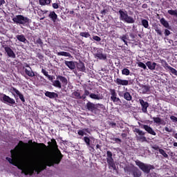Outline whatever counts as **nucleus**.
I'll return each mask as SVG.
<instances>
[{
  "label": "nucleus",
  "instance_id": "f257e3e1",
  "mask_svg": "<svg viewBox=\"0 0 177 177\" xmlns=\"http://www.w3.org/2000/svg\"><path fill=\"white\" fill-rule=\"evenodd\" d=\"M48 145H50L51 149L54 151H57V154L54 156H47L44 161L43 164H41L39 166L35 167H32L29 169H25L22 171L23 174L26 176L30 175L32 176L35 172L39 175L40 172H42L44 170H46L47 167H53L55 165H59L61 163L62 158H64V155L62 154L61 151L58 149L57 142L55 139H51V142H48Z\"/></svg>",
  "mask_w": 177,
  "mask_h": 177
},
{
  "label": "nucleus",
  "instance_id": "f03ea898",
  "mask_svg": "<svg viewBox=\"0 0 177 177\" xmlns=\"http://www.w3.org/2000/svg\"><path fill=\"white\" fill-rule=\"evenodd\" d=\"M28 145H35V147H38L41 149L36 153L34 156H32V160L35 161H37L39 160L41 156L44 153V151L47 150V146L44 143H38L33 142L32 140H29L28 143L23 142L22 140H20L19 144L15 147L14 149L10 150L11 158L6 157V160L12 165L17 167V164L22 159V147H27Z\"/></svg>",
  "mask_w": 177,
  "mask_h": 177
},
{
  "label": "nucleus",
  "instance_id": "7ed1b4c3",
  "mask_svg": "<svg viewBox=\"0 0 177 177\" xmlns=\"http://www.w3.org/2000/svg\"><path fill=\"white\" fill-rule=\"evenodd\" d=\"M12 21L15 24L17 25H22L24 26H27L31 23V19H30V18H28V17H24L22 15H18L15 16L12 18Z\"/></svg>",
  "mask_w": 177,
  "mask_h": 177
},
{
  "label": "nucleus",
  "instance_id": "20e7f679",
  "mask_svg": "<svg viewBox=\"0 0 177 177\" xmlns=\"http://www.w3.org/2000/svg\"><path fill=\"white\" fill-rule=\"evenodd\" d=\"M136 165H137V167H138V168L146 174H149L151 170L155 169L153 165L144 163L138 160H136Z\"/></svg>",
  "mask_w": 177,
  "mask_h": 177
},
{
  "label": "nucleus",
  "instance_id": "39448f33",
  "mask_svg": "<svg viewBox=\"0 0 177 177\" xmlns=\"http://www.w3.org/2000/svg\"><path fill=\"white\" fill-rule=\"evenodd\" d=\"M57 80L53 81V85L54 87H57L58 88H62V86L63 87H66L68 84V80L64 76L58 75L57 76Z\"/></svg>",
  "mask_w": 177,
  "mask_h": 177
},
{
  "label": "nucleus",
  "instance_id": "423d86ee",
  "mask_svg": "<svg viewBox=\"0 0 177 177\" xmlns=\"http://www.w3.org/2000/svg\"><path fill=\"white\" fill-rule=\"evenodd\" d=\"M118 14H120V21H123L127 24H133L135 23V19L131 16H129L128 12L123 11L122 10H120L118 11Z\"/></svg>",
  "mask_w": 177,
  "mask_h": 177
},
{
  "label": "nucleus",
  "instance_id": "0eeeda50",
  "mask_svg": "<svg viewBox=\"0 0 177 177\" xmlns=\"http://www.w3.org/2000/svg\"><path fill=\"white\" fill-rule=\"evenodd\" d=\"M106 163H108V165L109 167H112L114 170L116 169V165L114 162V159L113 158V153L110 151H106Z\"/></svg>",
  "mask_w": 177,
  "mask_h": 177
},
{
  "label": "nucleus",
  "instance_id": "6e6552de",
  "mask_svg": "<svg viewBox=\"0 0 177 177\" xmlns=\"http://www.w3.org/2000/svg\"><path fill=\"white\" fill-rule=\"evenodd\" d=\"M94 58L105 61L107 59V55L104 53V50L101 48H96L95 54H93Z\"/></svg>",
  "mask_w": 177,
  "mask_h": 177
},
{
  "label": "nucleus",
  "instance_id": "1a4fd4ad",
  "mask_svg": "<svg viewBox=\"0 0 177 177\" xmlns=\"http://www.w3.org/2000/svg\"><path fill=\"white\" fill-rule=\"evenodd\" d=\"M134 132L138 134V136H136V139L137 141L140 142H147V138H145V133L143 131L139 129L138 128H136Z\"/></svg>",
  "mask_w": 177,
  "mask_h": 177
},
{
  "label": "nucleus",
  "instance_id": "9d476101",
  "mask_svg": "<svg viewBox=\"0 0 177 177\" xmlns=\"http://www.w3.org/2000/svg\"><path fill=\"white\" fill-rule=\"evenodd\" d=\"M1 47L4 48L6 53L8 57L12 59L16 58V55L15 51L12 50L6 43L2 44Z\"/></svg>",
  "mask_w": 177,
  "mask_h": 177
},
{
  "label": "nucleus",
  "instance_id": "9b49d317",
  "mask_svg": "<svg viewBox=\"0 0 177 177\" xmlns=\"http://www.w3.org/2000/svg\"><path fill=\"white\" fill-rule=\"evenodd\" d=\"M109 92H111V100L113 102L114 104H120L122 103L121 100L118 97L115 89L111 88Z\"/></svg>",
  "mask_w": 177,
  "mask_h": 177
},
{
  "label": "nucleus",
  "instance_id": "f8f14e48",
  "mask_svg": "<svg viewBox=\"0 0 177 177\" xmlns=\"http://www.w3.org/2000/svg\"><path fill=\"white\" fill-rule=\"evenodd\" d=\"M10 92L11 94H12V95L14 97H15V93H16V95L17 96H19L21 102H22L23 103H24L26 102L24 95H22L21 93H20L17 88H16L13 86H11V88H10Z\"/></svg>",
  "mask_w": 177,
  "mask_h": 177
},
{
  "label": "nucleus",
  "instance_id": "ddd939ff",
  "mask_svg": "<svg viewBox=\"0 0 177 177\" xmlns=\"http://www.w3.org/2000/svg\"><path fill=\"white\" fill-rule=\"evenodd\" d=\"M2 102H3L4 104H7L10 106L16 105L15 100L6 94H2Z\"/></svg>",
  "mask_w": 177,
  "mask_h": 177
},
{
  "label": "nucleus",
  "instance_id": "4468645a",
  "mask_svg": "<svg viewBox=\"0 0 177 177\" xmlns=\"http://www.w3.org/2000/svg\"><path fill=\"white\" fill-rule=\"evenodd\" d=\"M140 127L142 129H145V131L146 132H147L149 135L156 136V131L153 129V128H151L150 126H148L147 124H140Z\"/></svg>",
  "mask_w": 177,
  "mask_h": 177
},
{
  "label": "nucleus",
  "instance_id": "2eb2a0df",
  "mask_svg": "<svg viewBox=\"0 0 177 177\" xmlns=\"http://www.w3.org/2000/svg\"><path fill=\"white\" fill-rule=\"evenodd\" d=\"M139 103L141 104L142 112L148 114L147 108L149 107V103L145 102L144 100L140 99Z\"/></svg>",
  "mask_w": 177,
  "mask_h": 177
},
{
  "label": "nucleus",
  "instance_id": "dca6fc26",
  "mask_svg": "<svg viewBox=\"0 0 177 177\" xmlns=\"http://www.w3.org/2000/svg\"><path fill=\"white\" fill-rule=\"evenodd\" d=\"M86 109L88 111H91L93 113H97L96 104H93V102H88L86 103Z\"/></svg>",
  "mask_w": 177,
  "mask_h": 177
},
{
  "label": "nucleus",
  "instance_id": "f3484780",
  "mask_svg": "<svg viewBox=\"0 0 177 177\" xmlns=\"http://www.w3.org/2000/svg\"><path fill=\"white\" fill-rule=\"evenodd\" d=\"M131 174H132L133 177H141L142 171L139 170V169L136 167H133L131 169Z\"/></svg>",
  "mask_w": 177,
  "mask_h": 177
},
{
  "label": "nucleus",
  "instance_id": "a211bd4d",
  "mask_svg": "<svg viewBox=\"0 0 177 177\" xmlns=\"http://www.w3.org/2000/svg\"><path fill=\"white\" fill-rule=\"evenodd\" d=\"M115 84L119 86H128L129 85V80H122L120 78H115L114 80Z\"/></svg>",
  "mask_w": 177,
  "mask_h": 177
},
{
  "label": "nucleus",
  "instance_id": "6ab92c4d",
  "mask_svg": "<svg viewBox=\"0 0 177 177\" xmlns=\"http://www.w3.org/2000/svg\"><path fill=\"white\" fill-rule=\"evenodd\" d=\"M64 64H65V66H68V68L71 71H73L75 68H76V65L73 61H65L64 62Z\"/></svg>",
  "mask_w": 177,
  "mask_h": 177
},
{
  "label": "nucleus",
  "instance_id": "aec40b11",
  "mask_svg": "<svg viewBox=\"0 0 177 177\" xmlns=\"http://www.w3.org/2000/svg\"><path fill=\"white\" fill-rule=\"evenodd\" d=\"M45 96L48 97L50 99H57L58 98V94L55 92L46 91L45 93Z\"/></svg>",
  "mask_w": 177,
  "mask_h": 177
},
{
  "label": "nucleus",
  "instance_id": "412c9836",
  "mask_svg": "<svg viewBox=\"0 0 177 177\" xmlns=\"http://www.w3.org/2000/svg\"><path fill=\"white\" fill-rule=\"evenodd\" d=\"M77 68L79 71L86 73L85 64H84L82 62H79L77 63Z\"/></svg>",
  "mask_w": 177,
  "mask_h": 177
},
{
  "label": "nucleus",
  "instance_id": "4be33fe9",
  "mask_svg": "<svg viewBox=\"0 0 177 177\" xmlns=\"http://www.w3.org/2000/svg\"><path fill=\"white\" fill-rule=\"evenodd\" d=\"M146 66H147L148 68L151 71H155L157 64L156 62H146Z\"/></svg>",
  "mask_w": 177,
  "mask_h": 177
},
{
  "label": "nucleus",
  "instance_id": "5701e85b",
  "mask_svg": "<svg viewBox=\"0 0 177 177\" xmlns=\"http://www.w3.org/2000/svg\"><path fill=\"white\" fill-rule=\"evenodd\" d=\"M16 38L20 42H23L24 44H27V42H28V41L27 40V39L25 37V36L24 35H17L16 36Z\"/></svg>",
  "mask_w": 177,
  "mask_h": 177
},
{
  "label": "nucleus",
  "instance_id": "b1692460",
  "mask_svg": "<svg viewBox=\"0 0 177 177\" xmlns=\"http://www.w3.org/2000/svg\"><path fill=\"white\" fill-rule=\"evenodd\" d=\"M140 87H141L142 89L143 95L148 94V93L150 92V86H149L142 84L141 86H140Z\"/></svg>",
  "mask_w": 177,
  "mask_h": 177
},
{
  "label": "nucleus",
  "instance_id": "393cba45",
  "mask_svg": "<svg viewBox=\"0 0 177 177\" xmlns=\"http://www.w3.org/2000/svg\"><path fill=\"white\" fill-rule=\"evenodd\" d=\"M48 17L50 19H51V20L53 21V22H55L56 20H57V14L55 13V11H53V12H50V14H48Z\"/></svg>",
  "mask_w": 177,
  "mask_h": 177
},
{
  "label": "nucleus",
  "instance_id": "a878e982",
  "mask_svg": "<svg viewBox=\"0 0 177 177\" xmlns=\"http://www.w3.org/2000/svg\"><path fill=\"white\" fill-rule=\"evenodd\" d=\"M159 63L161 64V66H163V68L165 69H169V68H172L171 66H169L168 63L166 62L165 59H160V62H158Z\"/></svg>",
  "mask_w": 177,
  "mask_h": 177
},
{
  "label": "nucleus",
  "instance_id": "bb28decb",
  "mask_svg": "<svg viewBox=\"0 0 177 177\" xmlns=\"http://www.w3.org/2000/svg\"><path fill=\"white\" fill-rule=\"evenodd\" d=\"M41 73L44 74V76H46L48 78V80L53 82V76H50L46 69L41 68Z\"/></svg>",
  "mask_w": 177,
  "mask_h": 177
},
{
  "label": "nucleus",
  "instance_id": "cd10ccee",
  "mask_svg": "<svg viewBox=\"0 0 177 177\" xmlns=\"http://www.w3.org/2000/svg\"><path fill=\"white\" fill-rule=\"evenodd\" d=\"M72 97L77 100H82V95H81L80 93H78L77 91L72 93Z\"/></svg>",
  "mask_w": 177,
  "mask_h": 177
},
{
  "label": "nucleus",
  "instance_id": "c85d7f7f",
  "mask_svg": "<svg viewBox=\"0 0 177 177\" xmlns=\"http://www.w3.org/2000/svg\"><path fill=\"white\" fill-rule=\"evenodd\" d=\"M120 39L124 43V45L128 46V41L127 40H129V39L127 34L120 36Z\"/></svg>",
  "mask_w": 177,
  "mask_h": 177
},
{
  "label": "nucleus",
  "instance_id": "c756f323",
  "mask_svg": "<svg viewBox=\"0 0 177 177\" xmlns=\"http://www.w3.org/2000/svg\"><path fill=\"white\" fill-rule=\"evenodd\" d=\"M124 99L128 102H131L132 100V96L130 93L126 92L123 93Z\"/></svg>",
  "mask_w": 177,
  "mask_h": 177
},
{
  "label": "nucleus",
  "instance_id": "7c9ffc66",
  "mask_svg": "<svg viewBox=\"0 0 177 177\" xmlns=\"http://www.w3.org/2000/svg\"><path fill=\"white\" fill-rule=\"evenodd\" d=\"M142 26H144L145 28L149 30V22L147 19H142L141 20Z\"/></svg>",
  "mask_w": 177,
  "mask_h": 177
},
{
  "label": "nucleus",
  "instance_id": "2f4dec72",
  "mask_svg": "<svg viewBox=\"0 0 177 177\" xmlns=\"http://www.w3.org/2000/svg\"><path fill=\"white\" fill-rule=\"evenodd\" d=\"M160 22L165 28H169V24L165 20V18L161 19Z\"/></svg>",
  "mask_w": 177,
  "mask_h": 177
},
{
  "label": "nucleus",
  "instance_id": "473e14b6",
  "mask_svg": "<svg viewBox=\"0 0 177 177\" xmlns=\"http://www.w3.org/2000/svg\"><path fill=\"white\" fill-rule=\"evenodd\" d=\"M51 0H39V3L41 6L50 5Z\"/></svg>",
  "mask_w": 177,
  "mask_h": 177
},
{
  "label": "nucleus",
  "instance_id": "72a5a7b5",
  "mask_svg": "<svg viewBox=\"0 0 177 177\" xmlns=\"http://www.w3.org/2000/svg\"><path fill=\"white\" fill-rule=\"evenodd\" d=\"M57 56H65V57H71V55L70 53H67V52H59V53H57Z\"/></svg>",
  "mask_w": 177,
  "mask_h": 177
},
{
  "label": "nucleus",
  "instance_id": "f704fd0d",
  "mask_svg": "<svg viewBox=\"0 0 177 177\" xmlns=\"http://www.w3.org/2000/svg\"><path fill=\"white\" fill-rule=\"evenodd\" d=\"M95 107H96L97 113H100L101 110H104L105 109L104 105L101 104H95Z\"/></svg>",
  "mask_w": 177,
  "mask_h": 177
},
{
  "label": "nucleus",
  "instance_id": "c9c22d12",
  "mask_svg": "<svg viewBox=\"0 0 177 177\" xmlns=\"http://www.w3.org/2000/svg\"><path fill=\"white\" fill-rule=\"evenodd\" d=\"M89 97H91V99L97 100H100L102 99L100 95H95V93H91L89 95Z\"/></svg>",
  "mask_w": 177,
  "mask_h": 177
},
{
  "label": "nucleus",
  "instance_id": "e433bc0d",
  "mask_svg": "<svg viewBox=\"0 0 177 177\" xmlns=\"http://www.w3.org/2000/svg\"><path fill=\"white\" fill-rule=\"evenodd\" d=\"M25 73L26 75H28L30 77H34L35 75L34 71H32V70L28 71V69H25Z\"/></svg>",
  "mask_w": 177,
  "mask_h": 177
},
{
  "label": "nucleus",
  "instance_id": "4c0bfd02",
  "mask_svg": "<svg viewBox=\"0 0 177 177\" xmlns=\"http://www.w3.org/2000/svg\"><path fill=\"white\" fill-rule=\"evenodd\" d=\"M79 35H80V37H84V38H88L90 37H91V35H90L89 32H81Z\"/></svg>",
  "mask_w": 177,
  "mask_h": 177
},
{
  "label": "nucleus",
  "instance_id": "58836bf2",
  "mask_svg": "<svg viewBox=\"0 0 177 177\" xmlns=\"http://www.w3.org/2000/svg\"><path fill=\"white\" fill-rule=\"evenodd\" d=\"M167 14L171 16H175L177 18V10H167Z\"/></svg>",
  "mask_w": 177,
  "mask_h": 177
},
{
  "label": "nucleus",
  "instance_id": "ea45409f",
  "mask_svg": "<svg viewBox=\"0 0 177 177\" xmlns=\"http://www.w3.org/2000/svg\"><path fill=\"white\" fill-rule=\"evenodd\" d=\"M90 92L88 90L84 89V93L83 95H82V97L83 100H85L86 99V97L90 95Z\"/></svg>",
  "mask_w": 177,
  "mask_h": 177
},
{
  "label": "nucleus",
  "instance_id": "a19ab883",
  "mask_svg": "<svg viewBox=\"0 0 177 177\" xmlns=\"http://www.w3.org/2000/svg\"><path fill=\"white\" fill-rule=\"evenodd\" d=\"M110 139L112 141H114L115 143L118 144V145H120V143L122 142V140H121L119 138H110Z\"/></svg>",
  "mask_w": 177,
  "mask_h": 177
},
{
  "label": "nucleus",
  "instance_id": "79ce46f5",
  "mask_svg": "<svg viewBox=\"0 0 177 177\" xmlns=\"http://www.w3.org/2000/svg\"><path fill=\"white\" fill-rule=\"evenodd\" d=\"M86 131L87 129H84L83 130H78L77 131V134L82 137L84 136V135H86ZM86 131V132H85Z\"/></svg>",
  "mask_w": 177,
  "mask_h": 177
},
{
  "label": "nucleus",
  "instance_id": "37998d69",
  "mask_svg": "<svg viewBox=\"0 0 177 177\" xmlns=\"http://www.w3.org/2000/svg\"><path fill=\"white\" fill-rule=\"evenodd\" d=\"M137 65L141 68H144V70H147V64H144L142 62H137Z\"/></svg>",
  "mask_w": 177,
  "mask_h": 177
},
{
  "label": "nucleus",
  "instance_id": "c03bdc74",
  "mask_svg": "<svg viewBox=\"0 0 177 177\" xmlns=\"http://www.w3.org/2000/svg\"><path fill=\"white\" fill-rule=\"evenodd\" d=\"M131 73V71L128 68H124L122 70V75L128 76Z\"/></svg>",
  "mask_w": 177,
  "mask_h": 177
},
{
  "label": "nucleus",
  "instance_id": "a18cd8bd",
  "mask_svg": "<svg viewBox=\"0 0 177 177\" xmlns=\"http://www.w3.org/2000/svg\"><path fill=\"white\" fill-rule=\"evenodd\" d=\"M158 152H160V153L161 155H162L165 158H168V154L166 153V152L164 149H158Z\"/></svg>",
  "mask_w": 177,
  "mask_h": 177
},
{
  "label": "nucleus",
  "instance_id": "49530a36",
  "mask_svg": "<svg viewBox=\"0 0 177 177\" xmlns=\"http://www.w3.org/2000/svg\"><path fill=\"white\" fill-rule=\"evenodd\" d=\"M35 44L40 46L41 48H43L44 46V43L41 38H38L37 40L35 41Z\"/></svg>",
  "mask_w": 177,
  "mask_h": 177
},
{
  "label": "nucleus",
  "instance_id": "de8ad7c7",
  "mask_svg": "<svg viewBox=\"0 0 177 177\" xmlns=\"http://www.w3.org/2000/svg\"><path fill=\"white\" fill-rule=\"evenodd\" d=\"M152 120H153V122L156 124H162V119H160V118L157 117H153L152 118Z\"/></svg>",
  "mask_w": 177,
  "mask_h": 177
},
{
  "label": "nucleus",
  "instance_id": "09e8293b",
  "mask_svg": "<svg viewBox=\"0 0 177 177\" xmlns=\"http://www.w3.org/2000/svg\"><path fill=\"white\" fill-rule=\"evenodd\" d=\"M83 140L84 142H86L87 147H90V142H91L90 138L88 137H84Z\"/></svg>",
  "mask_w": 177,
  "mask_h": 177
},
{
  "label": "nucleus",
  "instance_id": "8fccbe9b",
  "mask_svg": "<svg viewBox=\"0 0 177 177\" xmlns=\"http://www.w3.org/2000/svg\"><path fill=\"white\" fill-rule=\"evenodd\" d=\"M155 32H157L158 35H160V37H162V35H163L162 31L161 30H160V28L158 27L155 28Z\"/></svg>",
  "mask_w": 177,
  "mask_h": 177
},
{
  "label": "nucleus",
  "instance_id": "3c124183",
  "mask_svg": "<svg viewBox=\"0 0 177 177\" xmlns=\"http://www.w3.org/2000/svg\"><path fill=\"white\" fill-rule=\"evenodd\" d=\"M169 70L170 71V72H171V73H172L174 75H176V76H177V70H176V69L174 68L173 67L169 68Z\"/></svg>",
  "mask_w": 177,
  "mask_h": 177
},
{
  "label": "nucleus",
  "instance_id": "603ef678",
  "mask_svg": "<svg viewBox=\"0 0 177 177\" xmlns=\"http://www.w3.org/2000/svg\"><path fill=\"white\" fill-rule=\"evenodd\" d=\"M93 39L97 42H100L102 40L100 36H93Z\"/></svg>",
  "mask_w": 177,
  "mask_h": 177
},
{
  "label": "nucleus",
  "instance_id": "864d4df0",
  "mask_svg": "<svg viewBox=\"0 0 177 177\" xmlns=\"http://www.w3.org/2000/svg\"><path fill=\"white\" fill-rule=\"evenodd\" d=\"M170 120H171L172 122H177V117L174 115L170 116Z\"/></svg>",
  "mask_w": 177,
  "mask_h": 177
},
{
  "label": "nucleus",
  "instance_id": "5fc2aeb1",
  "mask_svg": "<svg viewBox=\"0 0 177 177\" xmlns=\"http://www.w3.org/2000/svg\"><path fill=\"white\" fill-rule=\"evenodd\" d=\"M164 130L166 131V132H169V133L174 131V129L169 128L167 127H165Z\"/></svg>",
  "mask_w": 177,
  "mask_h": 177
},
{
  "label": "nucleus",
  "instance_id": "6e6d98bb",
  "mask_svg": "<svg viewBox=\"0 0 177 177\" xmlns=\"http://www.w3.org/2000/svg\"><path fill=\"white\" fill-rule=\"evenodd\" d=\"M164 34H165V36L168 37L169 35H171V31L169 30L168 29H165Z\"/></svg>",
  "mask_w": 177,
  "mask_h": 177
},
{
  "label": "nucleus",
  "instance_id": "4d7b16f0",
  "mask_svg": "<svg viewBox=\"0 0 177 177\" xmlns=\"http://www.w3.org/2000/svg\"><path fill=\"white\" fill-rule=\"evenodd\" d=\"M36 57H37L38 59H44V55L41 53H38L37 54Z\"/></svg>",
  "mask_w": 177,
  "mask_h": 177
},
{
  "label": "nucleus",
  "instance_id": "13d9d810",
  "mask_svg": "<svg viewBox=\"0 0 177 177\" xmlns=\"http://www.w3.org/2000/svg\"><path fill=\"white\" fill-rule=\"evenodd\" d=\"M129 37H131V39H132V40H134L136 39V35L133 32L129 33Z\"/></svg>",
  "mask_w": 177,
  "mask_h": 177
},
{
  "label": "nucleus",
  "instance_id": "bf43d9fd",
  "mask_svg": "<svg viewBox=\"0 0 177 177\" xmlns=\"http://www.w3.org/2000/svg\"><path fill=\"white\" fill-rule=\"evenodd\" d=\"M108 12H109L108 10L104 9V10H103L101 11V14H102L103 16H105V15L107 14Z\"/></svg>",
  "mask_w": 177,
  "mask_h": 177
},
{
  "label": "nucleus",
  "instance_id": "052dcab7",
  "mask_svg": "<svg viewBox=\"0 0 177 177\" xmlns=\"http://www.w3.org/2000/svg\"><path fill=\"white\" fill-rule=\"evenodd\" d=\"M121 137H122V138H123V139H127V137H128V134L126 133H121Z\"/></svg>",
  "mask_w": 177,
  "mask_h": 177
},
{
  "label": "nucleus",
  "instance_id": "680f3d73",
  "mask_svg": "<svg viewBox=\"0 0 177 177\" xmlns=\"http://www.w3.org/2000/svg\"><path fill=\"white\" fill-rule=\"evenodd\" d=\"M53 9H58L59 8L58 3H53Z\"/></svg>",
  "mask_w": 177,
  "mask_h": 177
},
{
  "label": "nucleus",
  "instance_id": "e2e57ef3",
  "mask_svg": "<svg viewBox=\"0 0 177 177\" xmlns=\"http://www.w3.org/2000/svg\"><path fill=\"white\" fill-rule=\"evenodd\" d=\"M109 126H111L112 128H115L116 127V123L111 122V123H109Z\"/></svg>",
  "mask_w": 177,
  "mask_h": 177
},
{
  "label": "nucleus",
  "instance_id": "0e129e2a",
  "mask_svg": "<svg viewBox=\"0 0 177 177\" xmlns=\"http://www.w3.org/2000/svg\"><path fill=\"white\" fill-rule=\"evenodd\" d=\"M148 8V5L147 3H144L142 5V9H147Z\"/></svg>",
  "mask_w": 177,
  "mask_h": 177
},
{
  "label": "nucleus",
  "instance_id": "69168bd1",
  "mask_svg": "<svg viewBox=\"0 0 177 177\" xmlns=\"http://www.w3.org/2000/svg\"><path fill=\"white\" fill-rule=\"evenodd\" d=\"M6 4V1L5 0H0V6L2 5Z\"/></svg>",
  "mask_w": 177,
  "mask_h": 177
},
{
  "label": "nucleus",
  "instance_id": "338daca9",
  "mask_svg": "<svg viewBox=\"0 0 177 177\" xmlns=\"http://www.w3.org/2000/svg\"><path fill=\"white\" fill-rule=\"evenodd\" d=\"M68 12L69 13V15H73L74 14V11L73 10H70Z\"/></svg>",
  "mask_w": 177,
  "mask_h": 177
},
{
  "label": "nucleus",
  "instance_id": "774afa93",
  "mask_svg": "<svg viewBox=\"0 0 177 177\" xmlns=\"http://www.w3.org/2000/svg\"><path fill=\"white\" fill-rule=\"evenodd\" d=\"M173 146L176 147H177V142H174Z\"/></svg>",
  "mask_w": 177,
  "mask_h": 177
}]
</instances>
